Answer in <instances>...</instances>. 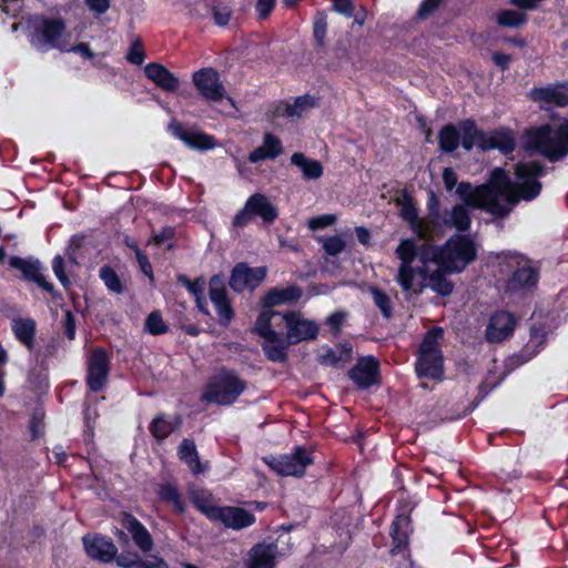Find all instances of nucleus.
I'll use <instances>...</instances> for the list:
<instances>
[{
	"mask_svg": "<svg viewBox=\"0 0 568 568\" xmlns=\"http://www.w3.org/2000/svg\"><path fill=\"white\" fill-rule=\"evenodd\" d=\"M542 168L537 162L519 163L515 166V181H511L505 170L496 168L490 172L487 183L473 186L462 182L457 186V194L464 204H456L445 210L440 223L436 222V233L443 225L457 231H467L470 226V214L467 206L485 210L496 215H507L519 201H529L536 197L541 189L537 181Z\"/></svg>",
	"mask_w": 568,
	"mask_h": 568,
	"instance_id": "f257e3e1",
	"label": "nucleus"
},
{
	"mask_svg": "<svg viewBox=\"0 0 568 568\" xmlns=\"http://www.w3.org/2000/svg\"><path fill=\"white\" fill-rule=\"evenodd\" d=\"M396 256L400 263L396 281L403 291L410 295H419L426 286L440 295H449L453 284L442 271L459 273L476 258L475 243L465 236H453L436 252L417 253L413 240H403L398 244Z\"/></svg>",
	"mask_w": 568,
	"mask_h": 568,
	"instance_id": "f03ea898",
	"label": "nucleus"
},
{
	"mask_svg": "<svg viewBox=\"0 0 568 568\" xmlns=\"http://www.w3.org/2000/svg\"><path fill=\"white\" fill-rule=\"evenodd\" d=\"M30 43L41 51L68 49L70 34L61 18L34 16L28 21Z\"/></svg>",
	"mask_w": 568,
	"mask_h": 568,
	"instance_id": "7ed1b4c3",
	"label": "nucleus"
},
{
	"mask_svg": "<svg viewBox=\"0 0 568 568\" xmlns=\"http://www.w3.org/2000/svg\"><path fill=\"white\" fill-rule=\"evenodd\" d=\"M528 144L550 161L565 158L568 154V121L556 130L545 125L529 132Z\"/></svg>",
	"mask_w": 568,
	"mask_h": 568,
	"instance_id": "20e7f679",
	"label": "nucleus"
},
{
	"mask_svg": "<svg viewBox=\"0 0 568 568\" xmlns=\"http://www.w3.org/2000/svg\"><path fill=\"white\" fill-rule=\"evenodd\" d=\"M444 331L439 327L429 331L419 349L416 363L418 376L430 379H442L444 373L443 355L439 348Z\"/></svg>",
	"mask_w": 568,
	"mask_h": 568,
	"instance_id": "39448f33",
	"label": "nucleus"
},
{
	"mask_svg": "<svg viewBox=\"0 0 568 568\" xmlns=\"http://www.w3.org/2000/svg\"><path fill=\"white\" fill-rule=\"evenodd\" d=\"M462 145L466 150L477 146L483 151L497 149L504 154H508L515 146V141L510 132L494 131L485 133L479 131L470 121H466L462 124Z\"/></svg>",
	"mask_w": 568,
	"mask_h": 568,
	"instance_id": "423d86ee",
	"label": "nucleus"
},
{
	"mask_svg": "<svg viewBox=\"0 0 568 568\" xmlns=\"http://www.w3.org/2000/svg\"><path fill=\"white\" fill-rule=\"evenodd\" d=\"M244 388L245 382L239 376L231 372H221L207 385L203 399L219 405H230L237 399Z\"/></svg>",
	"mask_w": 568,
	"mask_h": 568,
	"instance_id": "0eeeda50",
	"label": "nucleus"
},
{
	"mask_svg": "<svg viewBox=\"0 0 568 568\" xmlns=\"http://www.w3.org/2000/svg\"><path fill=\"white\" fill-rule=\"evenodd\" d=\"M280 320L285 329L282 341L291 345L313 339L318 334V325L300 312H285L284 317Z\"/></svg>",
	"mask_w": 568,
	"mask_h": 568,
	"instance_id": "6e6552de",
	"label": "nucleus"
},
{
	"mask_svg": "<svg viewBox=\"0 0 568 568\" xmlns=\"http://www.w3.org/2000/svg\"><path fill=\"white\" fill-rule=\"evenodd\" d=\"M395 203L399 209V215L405 220L419 239H430L436 233L435 219H419L417 214L416 203L407 194L402 193L395 199Z\"/></svg>",
	"mask_w": 568,
	"mask_h": 568,
	"instance_id": "1a4fd4ad",
	"label": "nucleus"
},
{
	"mask_svg": "<svg viewBox=\"0 0 568 568\" xmlns=\"http://www.w3.org/2000/svg\"><path fill=\"white\" fill-rule=\"evenodd\" d=\"M266 464L281 476H302L312 458L298 447L293 454L265 459Z\"/></svg>",
	"mask_w": 568,
	"mask_h": 568,
	"instance_id": "9d476101",
	"label": "nucleus"
},
{
	"mask_svg": "<svg viewBox=\"0 0 568 568\" xmlns=\"http://www.w3.org/2000/svg\"><path fill=\"white\" fill-rule=\"evenodd\" d=\"M193 83L206 100L217 101L224 97V85L220 79V74L213 68H203L193 73Z\"/></svg>",
	"mask_w": 568,
	"mask_h": 568,
	"instance_id": "9b49d317",
	"label": "nucleus"
},
{
	"mask_svg": "<svg viewBox=\"0 0 568 568\" xmlns=\"http://www.w3.org/2000/svg\"><path fill=\"white\" fill-rule=\"evenodd\" d=\"M266 276V268L248 267L246 264H237L231 275L230 285L234 291L242 292L254 290Z\"/></svg>",
	"mask_w": 568,
	"mask_h": 568,
	"instance_id": "f8f14e48",
	"label": "nucleus"
},
{
	"mask_svg": "<svg viewBox=\"0 0 568 568\" xmlns=\"http://www.w3.org/2000/svg\"><path fill=\"white\" fill-rule=\"evenodd\" d=\"M285 312H276L270 308L262 311L256 320L254 329L264 341H282L283 322Z\"/></svg>",
	"mask_w": 568,
	"mask_h": 568,
	"instance_id": "ddd939ff",
	"label": "nucleus"
},
{
	"mask_svg": "<svg viewBox=\"0 0 568 568\" xmlns=\"http://www.w3.org/2000/svg\"><path fill=\"white\" fill-rule=\"evenodd\" d=\"M109 375V358L104 351L95 349L92 352L88 363V385L99 392L104 386Z\"/></svg>",
	"mask_w": 568,
	"mask_h": 568,
	"instance_id": "4468645a",
	"label": "nucleus"
},
{
	"mask_svg": "<svg viewBox=\"0 0 568 568\" xmlns=\"http://www.w3.org/2000/svg\"><path fill=\"white\" fill-rule=\"evenodd\" d=\"M83 545L89 557L102 562L112 561L118 554L116 546L109 538L102 536H85L83 537Z\"/></svg>",
	"mask_w": 568,
	"mask_h": 568,
	"instance_id": "2eb2a0df",
	"label": "nucleus"
},
{
	"mask_svg": "<svg viewBox=\"0 0 568 568\" xmlns=\"http://www.w3.org/2000/svg\"><path fill=\"white\" fill-rule=\"evenodd\" d=\"M517 325L511 313L499 312L491 316L486 329V337L491 343H498L509 337Z\"/></svg>",
	"mask_w": 568,
	"mask_h": 568,
	"instance_id": "dca6fc26",
	"label": "nucleus"
},
{
	"mask_svg": "<svg viewBox=\"0 0 568 568\" xmlns=\"http://www.w3.org/2000/svg\"><path fill=\"white\" fill-rule=\"evenodd\" d=\"M317 105L313 97H298L294 102H281L275 105L273 114L275 118L298 119Z\"/></svg>",
	"mask_w": 568,
	"mask_h": 568,
	"instance_id": "f3484780",
	"label": "nucleus"
},
{
	"mask_svg": "<svg viewBox=\"0 0 568 568\" xmlns=\"http://www.w3.org/2000/svg\"><path fill=\"white\" fill-rule=\"evenodd\" d=\"M169 130L173 135L183 141L189 148L196 150H209L215 145L213 136L202 132L186 131L183 129L182 124L176 121H172L169 124Z\"/></svg>",
	"mask_w": 568,
	"mask_h": 568,
	"instance_id": "a211bd4d",
	"label": "nucleus"
},
{
	"mask_svg": "<svg viewBox=\"0 0 568 568\" xmlns=\"http://www.w3.org/2000/svg\"><path fill=\"white\" fill-rule=\"evenodd\" d=\"M530 98L541 104L568 105V84L538 88L530 91Z\"/></svg>",
	"mask_w": 568,
	"mask_h": 568,
	"instance_id": "6ab92c4d",
	"label": "nucleus"
},
{
	"mask_svg": "<svg viewBox=\"0 0 568 568\" xmlns=\"http://www.w3.org/2000/svg\"><path fill=\"white\" fill-rule=\"evenodd\" d=\"M210 298L215 305L221 321L229 323L233 316V311L229 304L223 281L216 276L210 282Z\"/></svg>",
	"mask_w": 568,
	"mask_h": 568,
	"instance_id": "aec40b11",
	"label": "nucleus"
},
{
	"mask_svg": "<svg viewBox=\"0 0 568 568\" xmlns=\"http://www.w3.org/2000/svg\"><path fill=\"white\" fill-rule=\"evenodd\" d=\"M144 73L149 80L164 91H175L180 85L179 79L160 63L146 64Z\"/></svg>",
	"mask_w": 568,
	"mask_h": 568,
	"instance_id": "412c9836",
	"label": "nucleus"
},
{
	"mask_svg": "<svg viewBox=\"0 0 568 568\" xmlns=\"http://www.w3.org/2000/svg\"><path fill=\"white\" fill-rule=\"evenodd\" d=\"M378 363L373 357L362 358L349 372L351 378L359 387H368L377 382Z\"/></svg>",
	"mask_w": 568,
	"mask_h": 568,
	"instance_id": "4be33fe9",
	"label": "nucleus"
},
{
	"mask_svg": "<svg viewBox=\"0 0 568 568\" xmlns=\"http://www.w3.org/2000/svg\"><path fill=\"white\" fill-rule=\"evenodd\" d=\"M214 519L221 520L225 526L233 529H241L254 523L252 514L236 507L219 508Z\"/></svg>",
	"mask_w": 568,
	"mask_h": 568,
	"instance_id": "5701e85b",
	"label": "nucleus"
},
{
	"mask_svg": "<svg viewBox=\"0 0 568 568\" xmlns=\"http://www.w3.org/2000/svg\"><path fill=\"white\" fill-rule=\"evenodd\" d=\"M10 265L14 268L20 270L27 278L34 281L43 290L48 292L52 291L53 286L45 281V277L42 273V267L38 261H28L20 257H11Z\"/></svg>",
	"mask_w": 568,
	"mask_h": 568,
	"instance_id": "b1692460",
	"label": "nucleus"
},
{
	"mask_svg": "<svg viewBox=\"0 0 568 568\" xmlns=\"http://www.w3.org/2000/svg\"><path fill=\"white\" fill-rule=\"evenodd\" d=\"M277 547L274 544H260L248 555V568H274Z\"/></svg>",
	"mask_w": 568,
	"mask_h": 568,
	"instance_id": "393cba45",
	"label": "nucleus"
},
{
	"mask_svg": "<svg viewBox=\"0 0 568 568\" xmlns=\"http://www.w3.org/2000/svg\"><path fill=\"white\" fill-rule=\"evenodd\" d=\"M302 296L300 287L291 285L286 287H276L267 292L263 297V305L272 310L274 306H281L297 301Z\"/></svg>",
	"mask_w": 568,
	"mask_h": 568,
	"instance_id": "a878e982",
	"label": "nucleus"
},
{
	"mask_svg": "<svg viewBox=\"0 0 568 568\" xmlns=\"http://www.w3.org/2000/svg\"><path fill=\"white\" fill-rule=\"evenodd\" d=\"M283 152L281 140L272 133H267L263 138V143L250 153L248 160L253 163L265 159H275Z\"/></svg>",
	"mask_w": 568,
	"mask_h": 568,
	"instance_id": "bb28decb",
	"label": "nucleus"
},
{
	"mask_svg": "<svg viewBox=\"0 0 568 568\" xmlns=\"http://www.w3.org/2000/svg\"><path fill=\"white\" fill-rule=\"evenodd\" d=\"M246 205L253 216H260L265 222H273L277 217L276 207L261 193L250 196Z\"/></svg>",
	"mask_w": 568,
	"mask_h": 568,
	"instance_id": "cd10ccee",
	"label": "nucleus"
},
{
	"mask_svg": "<svg viewBox=\"0 0 568 568\" xmlns=\"http://www.w3.org/2000/svg\"><path fill=\"white\" fill-rule=\"evenodd\" d=\"M291 164L296 166L305 180H318L324 172L323 165L315 159L307 158L302 152H295L291 156Z\"/></svg>",
	"mask_w": 568,
	"mask_h": 568,
	"instance_id": "c85d7f7f",
	"label": "nucleus"
},
{
	"mask_svg": "<svg viewBox=\"0 0 568 568\" xmlns=\"http://www.w3.org/2000/svg\"><path fill=\"white\" fill-rule=\"evenodd\" d=\"M537 282V273L535 270L527 263H523L510 277L507 284V290L509 292H519L526 288H529Z\"/></svg>",
	"mask_w": 568,
	"mask_h": 568,
	"instance_id": "c756f323",
	"label": "nucleus"
},
{
	"mask_svg": "<svg viewBox=\"0 0 568 568\" xmlns=\"http://www.w3.org/2000/svg\"><path fill=\"white\" fill-rule=\"evenodd\" d=\"M124 527L132 535L135 545L144 552L153 547V540L145 527L132 516H125Z\"/></svg>",
	"mask_w": 568,
	"mask_h": 568,
	"instance_id": "7c9ffc66",
	"label": "nucleus"
},
{
	"mask_svg": "<svg viewBox=\"0 0 568 568\" xmlns=\"http://www.w3.org/2000/svg\"><path fill=\"white\" fill-rule=\"evenodd\" d=\"M178 454L180 459L187 465L192 473L200 474L202 471L196 446L192 440L184 439L179 446Z\"/></svg>",
	"mask_w": 568,
	"mask_h": 568,
	"instance_id": "2f4dec72",
	"label": "nucleus"
},
{
	"mask_svg": "<svg viewBox=\"0 0 568 568\" xmlns=\"http://www.w3.org/2000/svg\"><path fill=\"white\" fill-rule=\"evenodd\" d=\"M12 329L19 341H21L27 346H30L32 344L34 329H36V323L34 321L30 318H18L14 320L12 323Z\"/></svg>",
	"mask_w": 568,
	"mask_h": 568,
	"instance_id": "473e14b6",
	"label": "nucleus"
},
{
	"mask_svg": "<svg viewBox=\"0 0 568 568\" xmlns=\"http://www.w3.org/2000/svg\"><path fill=\"white\" fill-rule=\"evenodd\" d=\"M192 503L195 507L210 518H215L219 507H216L206 491H193L191 495Z\"/></svg>",
	"mask_w": 568,
	"mask_h": 568,
	"instance_id": "72a5a7b5",
	"label": "nucleus"
},
{
	"mask_svg": "<svg viewBox=\"0 0 568 568\" xmlns=\"http://www.w3.org/2000/svg\"><path fill=\"white\" fill-rule=\"evenodd\" d=\"M439 146L446 152H452L457 149L459 144V134L454 125L444 126L439 133Z\"/></svg>",
	"mask_w": 568,
	"mask_h": 568,
	"instance_id": "f704fd0d",
	"label": "nucleus"
},
{
	"mask_svg": "<svg viewBox=\"0 0 568 568\" xmlns=\"http://www.w3.org/2000/svg\"><path fill=\"white\" fill-rule=\"evenodd\" d=\"M179 424L180 420L178 417L165 418L160 416L153 420L151 430L156 438L162 439L171 434Z\"/></svg>",
	"mask_w": 568,
	"mask_h": 568,
	"instance_id": "c9c22d12",
	"label": "nucleus"
},
{
	"mask_svg": "<svg viewBox=\"0 0 568 568\" xmlns=\"http://www.w3.org/2000/svg\"><path fill=\"white\" fill-rule=\"evenodd\" d=\"M291 344L285 341H265L264 352L273 362H284L286 359V349Z\"/></svg>",
	"mask_w": 568,
	"mask_h": 568,
	"instance_id": "e433bc0d",
	"label": "nucleus"
},
{
	"mask_svg": "<svg viewBox=\"0 0 568 568\" xmlns=\"http://www.w3.org/2000/svg\"><path fill=\"white\" fill-rule=\"evenodd\" d=\"M499 26L516 28L526 22V14L515 10H501L496 16Z\"/></svg>",
	"mask_w": 568,
	"mask_h": 568,
	"instance_id": "4c0bfd02",
	"label": "nucleus"
},
{
	"mask_svg": "<svg viewBox=\"0 0 568 568\" xmlns=\"http://www.w3.org/2000/svg\"><path fill=\"white\" fill-rule=\"evenodd\" d=\"M158 494L163 500L172 503L178 511L184 510L183 501L181 500V497L173 485H160L158 488Z\"/></svg>",
	"mask_w": 568,
	"mask_h": 568,
	"instance_id": "58836bf2",
	"label": "nucleus"
},
{
	"mask_svg": "<svg viewBox=\"0 0 568 568\" xmlns=\"http://www.w3.org/2000/svg\"><path fill=\"white\" fill-rule=\"evenodd\" d=\"M351 348L343 349L341 352L333 351V349H324L323 353H321L320 358L323 364L326 365H336L338 362H346L349 357Z\"/></svg>",
	"mask_w": 568,
	"mask_h": 568,
	"instance_id": "ea45409f",
	"label": "nucleus"
},
{
	"mask_svg": "<svg viewBox=\"0 0 568 568\" xmlns=\"http://www.w3.org/2000/svg\"><path fill=\"white\" fill-rule=\"evenodd\" d=\"M100 276L110 291L114 293L122 292L121 281L113 270L109 267H102L100 271Z\"/></svg>",
	"mask_w": 568,
	"mask_h": 568,
	"instance_id": "a19ab883",
	"label": "nucleus"
},
{
	"mask_svg": "<svg viewBox=\"0 0 568 568\" xmlns=\"http://www.w3.org/2000/svg\"><path fill=\"white\" fill-rule=\"evenodd\" d=\"M145 328L153 335L163 334L168 329L163 318L156 312H153L148 316L145 321Z\"/></svg>",
	"mask_w": 568,
	"mask_h": 568,
	"instance_id": "79ce46f5",
	"label": "nucleus"
},
{
	"mask_svg": "<svg viewBox=\"0 0 568 568\" xmlns=\"http://www.w3.org/2000/svg\"><path fill=\"white\" fill-rule=\"evenodd\" d=\"M345 241L341 235L329 236L324 239L323 247L329 255H337L345 248Z\"/></svg>",
	"mask_w": 568,
	"mask_h": 568,
	"instance_id": "37998d69",
	"label": "nucleus"
},
{
	"mask_svg": "<svg viewBox=\"0 0 568 568\" xmlns=\"http://www.w3.org/2000/svg\"><path fill=\"white\" fill-rule=\"evenodd\" d=\"M371 293L376 306L382 311L384 316L388 317L390 315L389 297L378 288H372Z\"/></svg>",
	"mask_w": 568,
	"mask_h": 568,
	"instance_id": "c03bdc74",
	"label": "nucleus"
},
{
	"mask_svg": "<svg viewBox=\"0 0 568 568\" xmlns=\"http://www.w3.org/2000/svg\"><path fill=\"white\" fill-rule=\"evenodd\" d=\"M336 222L334 214H324L312 217L307 221L308 229L316 231L333 225Z\"/></svg>",
	"mask_w": 568,
	"mask_h": 568,
	"instance_id": "a18cd8bd",
	"label": "nucleus"
},
{
	"mask_svg": "<svg viewBox=\"0 0 568 568\" xmlns=\"http://www.w3.org/2000/svg\"><path fill=\"white\" fill-rule=\"evenodd\" d=\"M63 52H74L78 53L83 59L93 60L95 54L91 50L88 43L81 42L75 45H71L70 39L68 40V49H63Z\"/></svg>",
	"mask_w": 568,
	"mask_h": 568,
	"instance_id": "49530a36",
	"label": "nucleus"
},
{
	"mask_svg": "<svg viewBox=\"0 0 568 568\" xmlns=\"http://www.w3.org/2000/svg\"><path fill=\"white\" fill-rule=\"evenodd\" d=\"M442 2L443 0H424L417 11L418 17L422 19L428 18L438 9Z\"/></svg>",
	"mask_w": 568,
	"mask_h": 568,
	"instance_id": "de8ad7c7",
	"label": "nucleus"
},
{
	"mask_svg": "<svg viewBox=\"0 0 568 568\" xmlns=\"http://www.w3.org/2000/svg\"><path fill=\"white\" fill-rule=\"evenodd\" d=\"M52 270L58 280L61 282L63 286H68L70 284V281L68 276L64 273V262L63 258L58 255L52 261Z\"/></svg>",
	"mask_w": 568,
	"mask_h": 568,
	"instance_id": "09e8293b",
	"label": "nucleus"
},
{
	"mask_svg": "<svg viewBox=\"0 0 568 568\" xmlns=\"http://www.w3.org/2000/svg\"><path fill=\"white\" fill-rule=\"evenodd\" d=\"M327 30V21L325 14H320L314 23V34L320 43L324 42Z\"/></svg>",
	"mask_w": 568,
	"mask_h": 568,
	"instance_id": "8fccbe9b",
	"label": "nucleus"
},
{
	"mask_svg": "<svg viewBox=\"0 0 568 568\" xmlns=\"http://www.w3.org/2000/svg\"><path fill=\"white\" fill-rule=\"evenodd\" d=\"M213 18L217 26H226L231 19V10L226 7H216L213 9Z\"/></svg>",
	"mask_w": 568,
	"mask_h": 568,
	"instance_id": "3c124183",
	"label": "nucleus"
},
{
	"mask_svg": "<svg viewBox=\"0 0 568 568\" xmlns=\"http://www.w3.org/2000/svg\"><path fill=\"white\" fill-rule=\"evenodd\" d=\"M333 9L341 14L352 17L354 6L352 0H333Z\"/></svg>",
	"mask_w": 568,
	"mask_h": 568,
	"instance_id": "603ef678",
	"label": "nucleus"
},
{
	"mask_svg": "<svg viewBox=\"0 0 568 568\" xmlns=\"http://www.w3.org/2000/svg\"><path fill=\"white\" fill-rule=\"evenodd\" d=\"M253 215L250 210H247V205L245 204L243 210L239 211L234 219H233V225L236 227H243L248 224V222L252 220Z\"/></svg>",
	"mask_w": 568,
	"mask_h": 568,
	"instance_id": "864d4df0",
	"label": "nucleus"
},
{
	"mask_svg": "<svg viewBox=\"0 0 568 568\" xmlns=\"http://www.w3.org/2000/svg\"><path fill=\"white\" fill-rule=\"evenodd\" d=\"M138 568H168V565L162 558L150 556L143 560L140 559Z\"/></svg>",
	"mask_w": 568,
	"mask_h": 568,
	"instance_id": "5fc2aeb1",
	"label": "nucleus"
},
{
	"mask_svg": "<svg viewBox=\"0 0 568 568\" xmlns=\"http://www.w3.org/2000/svg\"><path fill=\"white\" fill-rule=\"evenodd\" d=\"M276 0H257L256 2V11L258 17L265 19L272 12Z\"/></svg>",
	"mask_w": 568,
	"mask_h": 568,
	"instance_id": "6e6d98bb",
	"label": "nucleus"
},
{
	"mask_svg": "<svg viewBox=\"0 0 568 568\" xmlns=\"http://www.w3.org/2000/svg\"><path fill=\"white\" fill-rule=\"evenodd\" d=\"M126 58L131 63L140 65L144 61V52L139 44H133Z\"/></svg>",
	"mask_w": 568,
	"mask_h": 568,
	"instance_id": "4d7b16f0",
	"label": "nucleus"
},
{
	"mask_svg": "<svg viewBox=\"0 0 568 568\" xmlns=\"http://www.w3.org/2000/svg\"><path fill=\"white\" fill-rule=\"evenodd\" d=\"M136 260L139 262L141 271L149 276L152 277V266L148 260V257L138 248L134 247Z\"/></svg>",
	"mask_w": 568,
	"mask_h": 568,
	"instance_id": "13d9d810",
	"label": "nucleus"
},
{
	"mask_svg": "<svg viewBox=\"0 0 568 568\" xmlns=\"http://www.w3.org/2000/svg\"><path fill=\"white\" fill-rule=\"evenodd\" d=\"M139 560L140 559L135 555H121L116 557V564L122 568H138Z\"/></svg>",
	"mask_w": 568,
	"mask_h": 568,
	"instance_id": "bf43d9fd",
	"label": "nucleus"
},
{
	"mask_svg": "<svg viewBox=\"0 0 568 568\" xmlns=\"http://www.w3.org/2000/svg\"><path fill=\"white\" fill-rule=\"evenodd\" d=\"M443 181L447 190H453L457 184V175L453 169L446 168L443 171Z\"/></svg>",
	"mask_w": 568,
	"mask_h": 568,
	"instance_id": "052dcab7",
	"label": "nucleus"
},
{
	"mask_svg": "<svg viewBox=\"0 0 568 568\" xmlns=\"http://www.w3.org/2000/svg\"><path fill=\"white\" fill-rule=\"evenodd\" d=\"M85 2L92 11L98 13H104L110 7L109 0H85Z\"/></svg>",
	"mask_w": 568,
	"mask_h": 568,
	"instance_id": "680f3d73",
	"label": "nucleus"
},
{
	"mask_svg": "<svg viewBox=\"0 0 568 568\" xmlns=\"http://www.w3.org/2000/svg\"><path fill=\"white\" fill-rule=\"evenodd\" d=\"M493 60L501 69H507L511 61V58L508 54L496 52L493 54Z\"/></svg>",
	"mask_w": 568,
	"mask_h": 568,
	"instance_id": "e2e57ef3",
	"label": "nucleus"
},
{
	"mask_svg": "<svg viewBox=\"0 0 568 568\" xmlns=\"http://www.w3.org/2000/svg\"><path fill=\"white\" fill-rule=\"evenodd\" d=\"M173 236V231L171 229H165L161 233L153 236V242L156 245H161L166 241H170Z\"/></svg>",
	"mask_w": 568,
	"mask_h": 568,
	"instance_id": "0e129e2a",
	"label": "nucleus"
},
{
	"mask_svg": "<svg viewBox=\"0 0 568 568\" xmlns=\"http://www.w3.org/2000/svg\"><path fill=\"white\" fill-rule=\"evenodd\" d=\"M65 333L70 339H73L75 336V326L70 312L65 313Z\"/></svg>",
	"mask_w": 568,
	"mask_h": 568,
	"instance_id": "69168bd1",
	"label": "nucleus"
},
{
	"mask_svg": "<svg viewBox=\"0 0 568 568\" xmlns=\"http://www.w3.org/2000/svg\"><path fill=\"white\" fill-rule=\"evenodd\" d=\"M541 0H511V4L526 9V10H532L537 7L538 2Z\"/></svg>",
	"mask_w": 568,
	"mask_h": 568,
	"instance_id": "338daca9",
	"label": "nucleus"
},
{
	"mask_svg": "<svg viewBox=\"0 0 568 568\" xmlns=\"http://www.w3.org/2000/svg\"><path fill=\"white\" fill-rule=\"evenodd\" d=\"M344 318H345L344 313L336 312L328 317V324H331L334 327H338L342 324V322L344 321Z\"/></svg>",
	"mask_w": 568,
	"mask_h": 568,
	"instance_id": "774afa93",
	"label": "nucleus"
}]
</instances>
